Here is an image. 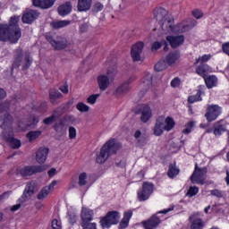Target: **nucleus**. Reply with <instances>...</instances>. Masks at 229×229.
<instances>
[{
    "instance_id": "obj_56",
    "label": "nucleus",
    "mask_w": 229,
    "mask_h": 229,
    "mask_svg": "<svg viewBox=\"0 0 229 229\" xmlns=\"http://www.w3.org/2000/svg\"><path fill=\"white\" fill-rule=\"evenodd\" d=\"M104 6L103 4L98 2L93 5V12H101V10H103Z\"/></svg>"
},
{
    "instance_id": "obj_61",
    "label": "nucleus",
    "mask_w": 229,
    "mask_h": 229,
    "mask_svg": "<svg viewBox=\"0 0 229 229\" xmlns=\"http://www.w3.org/2000/svg\"><path fill=\"white\" fill-rule=\"evenodd\" d=\"M52 228L53 229H62V225H60L59 222L56 219L52 221Z\"/></svg>"
},
{
    "instance_id": "obj_7",
    "label": "nucleus",
    "mask_w": 229,
    "mask_h": 229,
    "mask_svg": "<svg viewBox=\"0 0 229 229\" xmlns=\"http://www.w3.org/2000/svg\"><path fill=\"white\" fill-rule=\"evenodd\" d=\"M154 186L151 182H143L142 189L138 191L139 201H146L149 199V196L153 194Z\"/></svg>"
},
{
    "instance_id": "obj_24",
    "label": "nucleus",
    "mask_w": 229,
    "mask_h": 229,
    "mask_svg": "<svg viewBox=\"0 0 229 229\" xmlns=\"http://www.w3.org/2000/svg\"><path fill=\"white\" fill-rule=\"evenodd\" d=\"M164 130H165L164 123V117H159L157 119L155 127H154V135L157 137H160L164 133Z\"/></svg>"
},
{
    "instance_id": "obj_9",
    "label": "nucleus",
    "mask_w": 229,
    "mask_h": 229,
    "mask_svg": "<svg viewBox=\"0 0 229 229\" xmlns=\"http://www.w3.org/2000/svg\"><path fill=\"white\" fill-rule=\"evenodd\" d=\"M221 106L217 105H208L205 117L208 123H212V121H216V119L221 115Z\"/></svg>"
},
{
    "instance_id": "obj_19",
    "label": "nucleus",
    "mask_w": 229,
    "mask_h": 229,
    "mask_svg": "<svg viewBox=\"0 0 229 229\" xmlns=\"http://www.w3.org/2000/svg\"><path fill=\"white\" fill-rule=\"evenodd\" d=\"M56 181H53L48 186H45L38 194L37 198L38 199H45V198H47L49 196V193L52 192V191H55V186L56 185Z\"/></svg>"
},
{
    "instance_id": "obj_36",
    "label": "nucleus",
    "mask_w": 229,
    "mask_h": 229,
    "mask_svg": "<svg viewBox=\"0 0 229 229\" xmlns=\"http://www.w3.org/2000/svg\"><path fill=\"white\" fill-rule=\"evenodd\" d=\"M208 89H213L217 85V77L216 75H210L204 79Z\"/></svg>"
},
{
    "instance_id": "obj_54",
    "label": "nucleus",
    "mask_w": 229,
    "mask_h": 229,
    "mask_svg": "<svg viewBox=\"0 0 229 229\" xmlns=\"http://www.w3.org/2000/svg\"><path fill=\"white\" fill-rule=\"evenodd\" d=\"M191 13L195 19H201L203 17V13L199 9L193 10Z\"/></svg>"
},
{
    "instance_id": "obj_1",
    "label": "nucleus",
    "mask_w": 229,
    "mask_h": 229,
    "mask_svg": "<svg viewBox=\"0 0 229 229\" xmlns=\"http://www.w3.org/2000/svg\"><path fill=\"white\" fill-rule=\"evenodd\" d=\"M19 16H13L10 20L9 24H0V40L6 42L7 40L11 44H17L19 38L22 37L21 28L19 27Z\"/></svg>"
},
{
    "instance_id": "obj_46",
    "label": "nucleus",
    "mask_w": 229,
    "mask_h": 229,
    "mask_svg": "<svg viewBox=\"0 0 229 229\" xmlns=\"http://www.w3.org/2000/svg\"><path fill=\"white\" fill-rule=\"evenodd\" d=\"M42 132L40 131H30L27 134V137L30 140V142H31L32 140H35L37 138L40 137V134Z\"/></svg>"
},
{
    "instance_id": "obj_55",
    "label": "nucleus",
    "mask_w": 229,
    "mask_h": 229,
    "mask_svg": "<svg viewBox=\"0 0 229 229\" xmlns=\"http://www.w3.org/2000/svg\"><path fill=\"white\" fill-rule=\"evenodd\" d=\"M162 47V42L156 41L151 46V51H158Z\"/></svg>"
},
{
    "instance_id": "obj_22",
    "label": "nucleus",
    "mask_w": 229,
    "mask_h": 229,
    "mask_svg": "<svg viewBox=\"0 0 229 229\" xmlns=\"http://www.w3.org/2000/svg\"><path fill=\"white\" fill-rule=\"evenodd\" d=\"M168 17L170 16L167 10L162 7L154 10V19L158 21L159 23L165 21V19H167Z\"/></svg>"
},
{
    "instance_id": "obj_58",
    "label": "nucleus",
    "mask_w": 229,
    "mask_h": 229,
    "mask_svg": "<svg viewBox=\"0 0 229 229\" xmlns=\"http://www.w3.org/2000/svg\"><path fill=\"white\" fill-rule=\"evenodd\" d=\"M210 60V55H205L203 56L199 57L195 64H199V62H208Z\"/></svg>"
},
{
    "instance_id": "obj_20",
    "label": "nucleus",
    "mask_w": 229,
    "mask_h": 229,
    "mask_svg": "<svg viewBox=\"0 0 229 229\" xmlns=\"http://www.w3.org/2000/svg\"><path fill=\"white\" fill-rule=\"evenodd\" d=\"M14 59L13 63V69H19L21 67V64H22V58L24 56V52L22 51V48L19 47L16 50H14Z\"/></svg>"
},
{
    "instance_id": "obj_41",
    "label": "nucleus",
    "mask_w": 229,
    "mask_h": 229,
    "mask_svg": "<svg viewBox=\"0 0 229 229\" xmlns=\"http://www.w3.org/2000/svg\"><path fill=\"white\" fill-rule=\"evenodd\" d=\"M62 96V93L56 89H51L49 91V98L51 103L55 104L56 103V99H60V97Z\"/></svg>"
},
{
    "instance_id": "obj_64",
    "label": "nucleus",
    "mask_w": 229,
    "mask_h": 229,
    "mask_svg": "<svg viewBox=\"0 0 229 229\" xmlns=\"http://www.w3.org/2000/svg\"><path fill=\"white\" fill-rule=\"evenodd\" d=\"M83 229H98L96 223L88 224L85 226H82Z\"/></svg>"
},
{
    "instance_id": "obj_27",
    "label": "nucleus",
    "mask_w": 229,
    "mask_h": 229,
    "mask_svg": "<svg viewBox=\"0 0 229 229\" xmlns=\"http://www.w3.org/2000/svg\"><path fill=\"white\" fill-rule=\"evenodd\" d=\"M165 58V61L166 62L167 65H173L178 62L180 59V52L174 51L172 53H169Z\"/></svg>"
},
{
    "instance_id": "obj_2",
    "label": "nucleus",
    "mask_w": 229,
    "mask_h": 229,
    "mask_svg": "<svg viewBox=\"0 0 229 229\" xmlns=\"http://www.w3.org/2000/svg\"><path fill=\"white\" fill-rule=\"evenodd\" d=\"M121 148L122 145L120 142L115 141L114 139L109 140L103 145L99 154L97 156L98 164H105L110 157L117 155V151L121 149Z\"/></svg>"
},
{
    "instance_id": "obj_49",
    "label": "nucleus",
    "mask_w": 229,
    "mask_h": 229,
    "mask_svg": "<svg viewBox=\"0 0 229 229\" xmlns=\"http://www.w3.org/2000/svg\"><path fill=\"white\" fill-rule=\"evenodd\" d=\"M78 183L80 187H83L84 185H87V173H82L80 174Z\"/></svg>"
},
{
    "instance_id": "obj_31",
    "label": "nucleus",
    "mask_w": 229,
    "mask_h": 229,
    "mask_svg": "<svg viewBox=\"0 0 229 229\" xmlns=\"http://www.w3.org/2000/svg\"><path fill=\"white\" fill-rule=\"evenodd\" d=\"M4 140H6L7 142H9L10 147H11L13 149H19V148L21 147V140L13 138L12 135L6 136V135L4 134Z\"/></svg>"
},
{
    "instance_id": "obj_23",
    "label": "nucleus",
    "mask_w": 229,
    "mask_h": 229,
    "mask_svg": "<svg viewBox=\"0 0 229 229\" xmlns=\"http://www.w3.org/2000/svg\"><path fill=\"white\" fill-rule=\"evenodd\" d=\"M56 0H32L34 6L38 8H42L43 10H47L55 4Z\"/></svg>"
},
{
    "instance_id": "obj_45",
    "label": "nucleus",
    "mask_w": 229,
    "mask_h": 229,
    "mask_svg": "<svg viewBox=\"0 0 229 229\" xmlns=\"http://www.w3.org/2000/svg\"><path fill=\"white\" fill-rule=\"evenodd\" d=\"M32 62H33V60H31V56H30V55L26 54L25 56H24L22 70L26 71V69H30V67L31 66Z\"/></svg>"
},
{
    "instance_id": "obj_38",
    "label": "nucleus",
    "mask_w": 229,
    "mask_h": 229,
    "mask_svg": "<svg viewBox=\"0 0 229 229\" xmlns=\"http://www.w3.org/2000/svg\"><path fill=\"white\" fill-rule=\"evenodd\" d=\"M167 65L169 64H167V62H165V59L163 58L157 63V64L155 65V70L157 72H162V71H165V69H167Z\"/></svg>"
},
{
    "instance_id": "obj_33",
    "label": "nucleus",
    "mask_w": 229,
    "mask_h": 229,
    "mask_svg": "<svg viewBox=\"0 0 229 229\" xmlns=\"http://www.w3.org/2000/svg\"><path fill=\"white\" fill-rule=\"evenodd\" d=\"M197 74L199 76H202V78H206L207 74L208 72H211L210 67L208 64H200L197 69H196Z\"/></svg>"
},
{
    "instance_id": "obj_57",
    "label": "nucleus",
    "mask_w": 229,
    "mask_h": 229,
    "mask_svg": "<svg viewBox=\"0 0 229 229\" xmlns=\"http://www.w3.org/2000/svg\"><path fill=\"white\" fill-rule=\"evenodd\" d=\"M38 112L46 114L47 112V103L44 102L38 106Z\"/></svg>"
},
{
    "instance_id": "obj_17",
    "label": "nucleus",
    "mask_w": 229,
    "mask_h": 229,
    "mask_svg": "<svg viewBox=\"0 0 229 229\" xmlns=\"http://www.w3.org/2000/svg\"><path fill=\"white\" fill-rule=\"evenodd\" d=\"M49 155V148L41 147L36 152V161L38 164H44L47 160Z\"/></svg>"
},
{
    "instance_id": "obj_34",
    "label": "nucleus",
    "mask_w": 229,
    "mask_h": 229,
    "mask_svg": "<svg viewBox=\"0 0 229 229\" xmlns=\"http://www.w3.org/2000/svg\"><path fill=\"white\" fill-rule=\"evenodd\" d=\"M123 216H123V218L121 221L120 225H119L121 229H124L128 226V224L130 223V219H131V216H133V212L126 211L123 214Z\"/></svg>"
},
{
    "instance_id": "obj_62",
    "label": "nucleus",
    "mask_w": 229,
    "mask_h": 229,
    "mask_svg": "<svg viewBox=\"0 0 229 229\" xmlns=\"http://www.w3.org/2000/svg\"><path fill=\"white\" fill-rule=\"evenodd\" d=\"M180 85V79L178 78H174L172 81H171V87L176 88Z\"/></svg>"
},
{
    "instance_id": "obj_26",
    "label": "nucleus",
    "mask_w": 229,
    "mask_h": 229,
    "mask_svg": "<svg viewBox=\"0 0 229 229\" xmlns=\"http://www.w3.org/2000/svg\"><path fill=\"white\" fill-rule=\"evenodd\" d=\"M57 12L61 17H65V15H69L72 12V4L70 2H66L57 8Z\"/></svg>"
},
{
    "instance_id": "obj_10",
    "label": "nucleus",
    "mask_w": 229,
    "mask_h": 229,
    "mask_svg": "<svg viewBox=\"0 0 229 229\" xmlns=\"http://www.w3.org/2000/svg\"><path fill=\"white\" fill-rule=\"evenodd\" d=\"M198 24V21L191 20L190 22L182 21L174 27V33H186V31H191Z\"/></svg>"
},
{
    "instance_id": "obj_3",
    "label": "nucleus",
    "mask_w": 229,
    "mask_h": 229,
    "mask_svg": "<svg viewBox=\"0 0 229 229\" xmlns=\"http://www.w3.org/2000/svg\"><path fill=\"white\" fill-rule=\"evenodd\" d=\"M46 38L55 51H64V49L69 47V41L62 36L53 37L51 35H47Z\"/></svg>"
},
{
    "instance_id": "obj_13",
    "label": "nucleus",
    "mask_w": 229,
    "mask_h": 229,
    "mask_svg": "<svg viewBox=\"0 0 229 229\" xmlns=\"http://www.w3.org/2000/svg\"><path fill=\"white\" fill-rule=\"evenodd\" d=\"M142 49H144L143 42H138L132 46L131 50V56L132 58L133 62H140Z\"/></svg>"
},
{
    "instance_id": "obj_43",
    "label": "nucleus",
    "mask_w": 229,
    "mask_h": 229,
    "mask_svg": "<svg viewBox=\"0 0 229 229\" xmlns=\"http://www.w3.org/2000/svg\"><path fill=\"white\" fill-rule=\"evenodd\" d=\"M134 138L137 140L140 146H144V144H146V138L142 135V132L140 130L135 131Z\"/></svg>"
},
{
    "instance_id": "obj_48",
    "label": "nucleus",
    "mask_w": 229,
    "mask_h": 229,
    "mask_svg": "<svg viewBox=\"0 0 229 229\" xmlns=\"http://www.w3.org/2000/svg\"><path fill=\"white\" fill-rule=\"evenodd\" d=\"M76 108L77 110H79V112H82V113L89 112L90 110V107L83 102H79L76 105Z\"/></svg>"
},
{
    "instance_id": "obj_4",
    "label": "nucleus",
    "mask_w": 229,
    "mask_h": 229,
    "mask_svg": "<svg viewBox=\"0 0 229 229\" xmlns=\"http://www.w3.org/2000/svg\"><path fill=\"white\" fill-rule=\"evenodd\" d=\"M207 173L208 169L207 167H199L198 164L195 165V169L191 176V183H198L199 185H205L207 180Z\"/></svg>"
},
{
    "instance_id": "obj_44",
    "label": "nucleus",
    "mask_w": 229,
    "mask_h": 229,
    "mask_svg": "<svg viewBox=\"0 0 229 229\" xmlns=\"http://www.w3.org/2000/svg\"><path fill=\"white\" fill-rule=\"evenodd\" d=\"M130 90V83L124 82L116 89V94H126Z\"/></svg>"
},
{
    "instance_id": "obj_15",
    "label": "nucleus",
    "mask_w": 229,
    "mask_h": 229,
    "mask_svg": "<svg viewBox=\"0 0 229 229\" xmlns=\"http://www.w3.org/2000/svg\"><path fill=\"white\" fill-rule=\"evenodd\" d=\"M33 194H35V182H27V185L20 200L21 201V203H24L25 201H28V199H30Z\"/></svg>"
},
{
    "instance_id": "obj_11",
    "label": "nucleus",
    "mask_w": 229,
    "mask_h": 229,
    "mask_svg": "<svg viewBox=\"0 0 229 229\" xmlns=\"http://www.w3.org/2000/svg\"><path fill=\"white\" fill-rule=\"evenodd\" d=\"M94 217V211L89 208L82 207L81 212V226H85L86 225H91L90 221H92Z\"/></svg>"
},
{
    "instance_id": "obj_32",
    "label": "nucleus",
    "mask_w": 229,
    "mask_h": 229,
    "mask_svg": "<svg viewBox=\"0 0 229 229\" xmlns=\"http://www.w3.org/2000/svg\"><path fill=\"white\" fill-rule=\"evenodd\" d=\"M71 25V21L63 20V21H55L50 23L53 30H60L61 28H65L66 26Z\"/></svg>"
},
{
    "instance_id": "obj_28",
    "label": "nucleus",
    "mask_w": 229,
    "mask_h": 229,
    "mask_svg": "<svg viewBox=\"0 0 229 229\" xmlns=\"http://www.w3.org/2000/svg\"><path fill=\"white\" fill-rule=\"evenodd\" d=\"M92 6V0H79L77 10L78 12H89Z\"/></svg>"
},
{
    "instance_id": "obj_29",
    "label": "nucleus",
    "mask_w": 229,
    "mask_h": 229,
    "mask_svg": "<svg viewBox=\"0 0 229 229\" xmlns=\"http://www.w3.org/2000/svg\"><path fill=\"white\" fill-rule=\"evenodd\" d=\"M153 75L151 73H147L142 80L141 88H143L144 92L149 90L151 85H153Z\"/></svg>"
},
{
    "instance_id": "obj_40",
    "label": "nucleus",
    "mask_w": 229,
    "mask_h": 229,
    "mask_svg": "<svg viewBox=\"0 0 229 229\" xmlns=\"http://www.w3.org/2000/svg\"><path fill=\"white\" fill-rule=\"evenodd\" d=\"M165 123V131H171L173 128H174V119L172 117H166L165 120H164Z\"/></svg>"
},
{
    "instance_id": "obj_60",
    "label": "nucleus",
    "mask_w": 229,
    "mask_h": 229,
    "mask_svg": "<svg viewBox=\"0 0 229 229\" xmlns=\"http://www.w3.org/2000/svg\"><path fill=\"white\" fill-rule=\"evenodd\" d=\"M211 195L216 196V198H223V191L219 190H212Z\"/></svg>"
},
{
    "instance_id": "obj_30",
    "label": "nucleus",
    "mask_w": 229,
    "mask_h": 229,
    "mask_svg": "<svg viewBox=\"0 0 229 229\" xmlns=\"http://www.w3.org/2000/svg\"><path fill=\"white\" fill-rule=\"evenodd\" d=\"M142 123H148L151 119V108L148 106H143L141 107V117Z\"/></svg>"
},
{
    "instance_id": "obj_59",
    "label": "nucleus",
    "mask_w": 229,
    "mask_h": 229,
    "mask_svg": "<svg viewBox=\"0 0 229 229\" xmlns=\"http://www.w3.org/2000/svg\"><path fill=\"white\" fill-rule=\"evenodd\" d=\"M192 126H194V123L190 122L187 124L186 128L182 131V133H186V134L191 133V131L192 130Z\"/></svg>"
},
{
    "instance_id": "obj_6",
    "label": "nucleus",
    "mask_w": 229,
    "mask_h": 229,
    "mask_svg": "<svg viewBox=\"0 0 229 229\" xmlns=\"http://www.w3.org/2000/svg\"><path fill=\"white\" fill-rule=\"evenodd\" d=\"M117 74V70L114 69V71L108 70L107 76L106 75H100L98 78V89L102 90V92H105L110 87V81H112V78Z\"/></svg>"
},
{
    "instance_id": "obj_42",
    "label": "nucleus",
    "mask_w": 229,
    "mask_h": 229,
    "mask_svg": "<svg viewBox=\"0 0 229 229\" xmlns=\"http://www.w3.org/2000/svg\"><path fill=\"white\" fill-rule=\"evenodd\" d=\"M167 174L169 178H174V176H178V174H180V169L176 168L175 165L171 164L169 165Z\"/></svg>"
},
{
    "instance_id": "obj_21",
    "label": "nucleus",
    "mask_w": 229,
    "mask_h": 229,
    "mask_svg": "<svg viewBox=\"0 0 229 229\" xmlns=\"http://www.w3.org/2000/svg\"><path fill=\"white\" fill-rule=\"evenodd\" d=\"M38 18V12L35 10H30L27 13H24L21 19L24 24H31V22H33V21H35Z\"/></svg>"
},
{
    "instance_id": "obj_51",
    "label": "nucleus",
    "mask_w": 229,
    "mask_h": 229,
    "mask_svg": "<svg viewBox=\"0 0 229 229\" xmlns=\"http://www.w3.org/2000/svg\"><path fill=\"white\" fill-rule=\"evenodd\" d=\"M198 192H199V189L198 187L191 186L187 192V195L190 196V198H192V196H196Z\"/></svg>"
},
{
    "instance_id": "obj_37",
    "label": "nucleus",
    "mask_w": 229,
    "mask_h": 229,
    "mask_svg": "<svg viewBox=\"0 0 229 229\" xmlns=\"http://www.w3.org/2000/svg\"><path fill=\"white\" fill-rule=\"evenodd\" d=\"M61 116L62 114H58V110H55L52 115L44 119L43 123L44 124H53Z\"/></svg>"
},
{
    "instance_id": "obj_47",
    "label": "nucleus",
    "mask_w": 229,
    "mask_h": 229,
    "mask_svg": "<svg viewBox=\"0 0 229 229\" xmlns=\"http://www.w3.org/2000/svg\"><path fill=\"white\" fill-rule=\"evenodd\" d=\"M190 103H196V101H201V89H199L196 95L188 98Z\"/></svg>"
},
{
    "instance_id": "obj_14",
    "label": "nucleus",
    "mask_w": 229,
    "mask_h": 229,
    "mask_svg": "<svg viewBox=\"0 0 229 229\" xmlns=\"http://www.w3.org/2000/svg\"><path fill=\"white\" fill-rule=\"evenodd\" d=\"M160 28L163 30L164 33H174V18L168 16L160 23Z\"/></svg>"
},
{
    "instance_id": "obj_12",
    "label": "nucleus",
    "mask_w": 229,
    "mask_h": 229,
    "mask_svg": "<svg viewBox=\"0 0 229 229\" xmlns=\"http://www.w3.org/2000/svg\"><path fill=\"white\" fill-rule=\"evenodd\" d=\"M191 229H203L205 228V222L199 218V212L193 213L190 217Z\"/></svg>"
},
{
    "instance_id": "obj_53",
    "label": "nucleus",
    "mask_w": 229,
    "mask_h": 229,
    "mask_svg": "<svg viewBox=\"0 0 229 229\" xmlns=\"http://www.w3.org/2000/svg\"><path fill=\"white\" fill-rule=\"evenodd\" d=\"M69 139H76V128L73 126L69 127Z\"/></svg>"
},
{
    "instance_id": "obj_39",
    "label": "nucleus",
    "mask_w": 229,
    "mask_h": 229,
    "mask_svg": "<svg viewBox=\"0 0 229 229\" xmlns=\"http://www.w3.org/2000/svg\"><path fill=\"white\" fill-rule=\"evenodd\" d=\"M8 106L0 104V121L5 122L8 119Z\"/></svg>"
},
{
    "instance_id": "obj_63",
    "label": "nucleus",
    "mask_w": 229,
    "mask_h": 229,
    "mask_svg": "<svg viewBox=\"0 0 229 229\" xmlns=\"http://www.w3.org/2000/svg\"><path fill=\"white\" fill-rule=\"evenodd\" d=\"M88 30H89V24L87 23H84L80 27L81 33H85L86 31H88Z\"/></svg>"
},
{
    "instance_id": "obj_50",
    "label": "nucleus",
    "mask_w": 229,
    "mask_h": 229,
    "mask_svg": "<svg viewBox=\"0 0 229 229\" xmlns=\"http://www.w3.org/2000/svg\"><path fill=\"white\" fill-rule=\"evenodd\" d=\"M101 94H93L90 95L88 98L87 101L89 105H95L96 101H98V98H99Z\"/></svg>"
},
{
    "instance_id": "obj_25",
    "label": "nucleus",
    "mask_w": 229,
    "mask_h": 229,
    "mask_svg": "<svg viewBox=\"0 0 229 229\" xmlns=\"http://www.w3.org/2000/svg\"><path fill=\"white\" fill-rule=\"evenodd\" d=\"M160 223V218L157 215H153L150 219L147 222H143V226L145 229H155L158 226Z\"/></svg>"
},
{
    "instance_id": "obj_5",
    "label": "nucleus",
    "mask_w": 229,
    "mask_h": 229,
    "mask_svg": "<svg viewBox=\"0 0 229 229\" xmlns=\"http://www.w3.org/2000/svg\"><path fill=\"white\" fill-rule=\"evenodd\" d=\"M121 219V215L117 211H109L106 216L101 218L100 225L102 228H110L112 225H117Z\"/></svg>"
},
{
    "instance_id": "obj_8",
    "label": "nucleus",
    "mask_w": 229,
    "mask_h": 229,
    "mask_svg": "<svg viewBox=\"0 0 229 229\" xmlns=\"http://www.w3.org/2000/svg\"><path fill=\"white\" fill-rule=\"evenodd\" d=\"M47 169L46 165H30L25 166L20 170L21 176H33V174H38V173H44Z\"/></svg>"
},
{
    "instance_id": "obj_35",
    "label": "nucleus",
    "mask_w": 229,
    "mask_h": 229,
    "mask_svg": "<svg viewBox=\"0 0 229 229\" xmlns=\"http://www.w3.org/2000/svg\"><path fill=\"white\" fill-rule=\"evenodd\" d=\"M223 131H226V127L221 123V122H216L214 124V131L213 133L216 135V137H219Z\"/></svg>"
},
{
    "instance_id": "obj_16",
    "label": "nucleus",
    "mask_w": 229,
    "mask_h": 229,
    "mask_svg": "<svg viewBox=\"0 0 229 229\" xmlns=\"http://www.w3.org/2000/svg\"><path fill=\"white\" fill-rule=\"evenodd\" d=\"M71 116H64L59 122L54 124V130L57 135H65L67 133V127L65 126V121L70 119Z\"/></svg>"
},
{
    "instance_id": "obj_52",
    "label": "nucleus",
    "mask_w": 229,
    "mask_h": 229,
    "mask_svg": "<svg viewBox=\"0 0 229 229\" xmlns=\"http://www.w3.org/2000/svg\"><path fill=\"white\" fill-rule=\"evenodd\" d=\"M70 108H71V102H67L66 104H64L61 106L62 111H60V108L55 110H58V114H61L62 115L64 113L67 112V110H69Z\"/></svg>"
},
{
    "instance_id": "obj_18",
    "label": "nucleus",
    "mask_w": 229,
    "mask_h": 229,
    "mask_svg": "<svg viewBox=\"0 0 229 229\" xmlns=\"http://www.w3.org/2000/svg\"><path fill=\"white\" fill-rule=\"evenodd\" d=\"M167 42H169L171 47H178L182 46L183 42H185V37L183 35L181 36H167L166 37Z\"/></svg>"
}]
</instances>
